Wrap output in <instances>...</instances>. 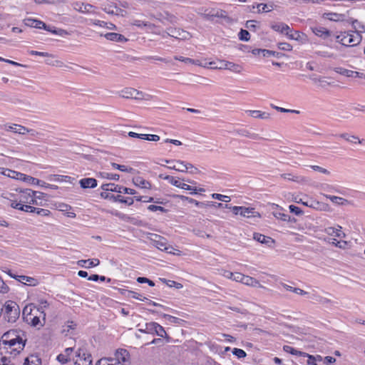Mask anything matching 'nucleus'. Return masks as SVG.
Listing matches in <instances>:
<instances>
[{"instance_id":"nucleus-1","label":"nucleus","mask_w":365,"mask_h":365,"mask_svg":"<svg viewBox=\"0 0 365 365\" xmlns=\"http://www.w3.org/2000/svg\"><path fill=\"white\" fill-rule=\"evenodd\" d=\"M337 42L346 46H354L358 45L361 41V36L359 33L341 32L336 36Z\"/></svg>"},{"instance_id":"nucleus-2","label":"nucleus","mask_w":365,"mask_h":365,"mask_svg":"<svg viewBox=\"0 0 365 365\" xmlns=\"http://www.w3.org/2000/svg\"><path fill=\"white\" fill-rule=\"evenodd\" d=\"M2 311H4V318L8 322L14 323L19 317V307L18 304L13 301L6 302Z\"/></svg>"},{"instance_id":"nucleus-3","label":"nucleus","mask_w":365,"mask_h":365,"mask_svg":"<svg viewBox=\"0 0 365 365\" xmlns=\"http://www.w3.org/2000/svg\"><path fill=\"white\" fill-rule=\"evenodd\" d=\"M29 312H28V307H25L23 310V314L25 316L24 319L26 322L32 327H43L44 324V322H42L41 318H42V315L37 311H34V309L30 308Z\"/></svg>"},{"instance_id":"nucleus-4","label":"nucleus","mask_w":365,"mask_h":365,"mask_svg":"<svg viewBox=\"0 0 365 365\" xmlns=\"http://www.w3.org/2000/svg\"><path fill=\"white\" fill-rule=\"evenodd\" d=\"M1 342L3 344L7 346L6 349L11 354H14V355L20 353L25 346V340H24L22 337H19V339L17 340L9 339L5 341H1Z\"/></svg>"},{"instance_id":"nucleus-5","label":"nucleus","mask_w":365,"mask_h":365,"mask_svg":"<svg viewBox=\"0 0 365 365\" xmlns=\"http://www.w3.org/2000/svg\"><path fill=\"white\" fill-rule=\"evenodd\" d=\"M35 197V191L31 189H26L21 192L20 201L24 204H32L36 205L43 206L42 202H37Z\"/></svg>"},{"instance_id":"nucleus-6","label":"nucleus","mask_w":365,"mask_h":365,"mask_svg":"<svg viewBox=\"0 0 365 365\" xmlns=\"http://www.w3.org/2000/svg\"><path fill=\"white\" fill-rule=\"evenodd\" d=\"M101 189L105 191H111L115 192H124L128 195H135V190L131 188L125 187L114 183H106L101 185Z\"/></svg>"},{"instance_id":"nucleus-7","label":"nucleus","mask_w":365,"mask_h":365,"mask_svg":"<svg viewBox=\"0 0 365 365\" xmlns=\"http://www.w3.org/2000/svg\"><path fill=\"white\" fill-rule=\"evenodd\" d=\"M76 365H92V357L84 348H79L76 351Z\"/></svg>"},{"instance_id":"nucleus-8","label":"nucleus","mask_w":365,"mask_h":365,"mask_svg":"<svg viewBox=\"0 0 365 365\" xmlns=\"http://www.w3.org/2000/svg\"><path fill=\"white\" fill-rule=\"evenodd\" d=\"M152 242L155 247L167 253H173V250H174L172 246L168 245L167 240L160 235H155V238L152 239Z\"/></svg>"},{"instance_id":"nucleus-9","label":"nucleus","mask_w":365,"mask_h":365,"mask_svg":"<svg viewBox=\"0 0 365 365\" xmlns=\"http://www.w3.org/2000/svg\"><path fill=\"white\" fill-rule=\"evenodd\" d=\"M73 9L83 14H95L94 6L90 4L74 1L71 4Z\"/></svg>"},{"instance_id":"nucleus-10","label":"nucleus","mask_w":365,"mask_h":365,"mask_svg":"<svg viewBox=\"0 0 365 365\" xmlns=\"http://www.w3.org/2000/svg\"><path fill=\"white\" fill-rule=\"evenodd\" d=\"M147 329L149 334H155L160 337H165L166 335L164 328L156 322L147 323Z\"/></svg>"},{"instance_id":"nucleus-11","label":"nucleus","mask_w":365,"mask_h":365,"mask_svg":"<svg viewBox=\"0 0 365 365\" xmlns=\"http://www.w3.org/2000/svg\"><path fill=\"white\" fill-rule=\"evenodd\" d=\"M120 95L125 98L141 99L143 98L142 92L132 88H126L122 90Z\"/></svg>"},{"instance_id":"nucleus-12","label":"nucleus","mask_w":365,"mask_h":365,"mask_svg":"<svg viewBox=\"0 0 365 365\" xmlns=\"http://www.w3.org/2000/svg\"><path fill=\"white\" fill-rule=\"evenodd\" d=\"M270 26L274 31L285 34L287 36L289 32H292L289 26L283 22H274Z\"/></svg>"},{"instance_id":"nucleus-13","label":"nucleus","mask_w":365,"mask_h":365,"mask_svg":"<svg viewBox=\"0 0 365 365\" xmlns=\"http://www.w3.org/2000/svg\"><path fill=\"white\" fill-rule=\"evenodd\" d=\"M9 275L14 278L17 279L19 282H22L25 284H29L30 286H36L38 284V280L35 278L24 276V275H16V274H12L11 273H9Z\"/></svg>"},{"instance_id":"nucleus-14","label":"nucleus","mask_w":365,"mask_h":365,"mask_svg":"<svg viewBox=\"0 0 365 365\" xmlns=\"http://www.w3.org/2000/svg\"><path fill=\"white\" fill-rule=\"evenodd\" d=\"M240 215L244 217L247 218H260L261 215L259 212L256 211L255 208L253 207H243L242 208L241 212H240Z\"/></svg>"},{"instance_id":"nucleus-15","label":"nucleus","mask_w":365,"mask_h":365,"mask_svg":"<svg viewBox=\"0 0 365 365\" xmlns=\"http://www.w3.org/2000/svg\"><path fill=\"white\" fill-rule=\"evenodd\" d=\"M324 232L328 235L334 236L339 238L345 237L346 235L341 230V227L338 225L336 227H328L324 229Z\"/></svg>"},{"instance_id":"nucleus-16","label":"nucleus","mask_w":365,"mask_h":365,"mask_svg":"<svg viewBox=\"0 0 365 365\" xmlns=\"http://www.w3.org/2000/svg\"><path fill=\"white\" fill-rule=\"evenodd\" d=\"M252 53L255 56L262 55L264 57L273 56L277 58H280L282 56V53L267 49L255 48L252 51Z\"/></svg>"},{"instance_id":"nucleus-17","label":"nucleus","mask_w":365,"mask_h":365,"mask_svg":"<svg viewBox=\"0 0 365 365\" xmlns=\"http://www.w3.org/2000/svg\"><path fill=\"white\" fill-rule=\"evenodd\" d=\"M5 129L7 131H12L20 135H25L29 132L27 128L18 124L5 125Z\"/></svg>"},{"instance_id":"nucleus-18","label":"nucleus","mask_w":365,"mask_h":365,"mask_svg":"<svg viewBox=\"0 0 365 365\" xmlns=\"http://www.w3.org/2000/svg\"><path fill=\"white\" fill-rule=\"evenodd\" d=\"M287 37L289 39L297 41L302 43H306L307 41V35L299 31L292 30V32H289Z\"/></svg>"},{"instance_id":"nucleus-19","label":"nucleus","mask_w":365,"mask_h":365,"mask_svg":"<svg viewBox=\"0 0 365 365\" xmlns=\"http://www.w3.org/2000/svg\"><path fill=\"white\" fill-rule=\"evenodd\" d=\"M116 362L117 365H122L121 362H127L129 361L130 354L128 351L125 349H119L115 352Z\"/></svg>"},{"instance_id":"nucleus-20","label":"nucleus","mask_w":365,"mask_h":365,"mask_svg":"<svg viewBox=\"0 0 365 365\" xmlns=\"http://www.w3.org/2000/svg\"><path fill=\"white\" fill-rule=\"evenodd\" d=\"M103 36L108 41L124 43L128 41V38L123 35L118 33H107Z\"/></svg>"},{"instance_id":"nucleus-21","label":"nucleus","mask_w":365,"mask_h":365,"mask_svg":"<svg viewBox=\"0 0 365 365\" xmlns=\"http://www.w3.org/2000/svg\"><path fill=\"white\" fill-rule=\"evenodd\" d=\"M336 136L345 140L346 142L350 143L351 144H361L364 140H360L359 138L354 135H351L347 133H341L336 135Z\"/></svg>"},{"instance_id":"nucleus-22","label":"nucleus","mask_w":365,"mask_h":365,"mask_svg":"<svg viewBox=\"0 0 365 365\" xmlns=\"http://www.w3.org/2000/svg\"><path fill=\"white\" fill-rule=\"evenodd\" d=\"M311 29L316 36L324 39H326L331 36V32L322 26H314L312 27Z\"/></svg>"},{"instance_id":"nucleus-23","label":"nucleus","mask_w":365,"mask_h":365,"mask_svg":"<svg viewBox=\"0 0 365 365\" xmlns=\"http://www.w3.org/2000/svg\"><path fill=\"white\" fill-rule=\"evenodd\" d=\"M23 334L24 333L21 330H9L3 334L1 336V341H5L9 339L17 340L19 339V337H21Z\"/></svg>"},{"instance_id":"nucleus-24","label":"nucleus","mask_w":365,"mask_h":365,"mask_svg":"<svg viewBox=\"0 0 365 365\" xmlns=\"http://www.w3.org/2000/svg\"><path fill=\"white\" fill-rule=\"evenodd\" d=\"M167 36L179 39H185L189 36V34L180 29H170L169 32L167 33Z\"/></svg>"},{"instance_id":"nucleus-25","label":"nucleus","mask_w":365,"mask_h":365,"mask_svg":"<svg viewBox=\"0 0 365 365\" xmlns=\"http://www.w3.org/2000/svg\"><path fill=\"white\" fill-rule=\"evenodd\" d=\"M49 304L48 302L43 299H41L38 300V307H34V311L38 312V313L42 315V320L45 322L46 319V314H45V309H46L48 307Z\"/></svg>"},{"instance_id":"nucleus-26","label":"nucleus","mask_w":365,"mask_h":365,"mask_svg":"<svg viewBox=\"0 0 365 365\" xmlns=\"http://www.w3.org/2000/svg\"><path fill=\"white\" fill-rule=\"evenodd\" d=\"M82 188H94L97 186V180L93 178H82L79 181Z\"/></svg>"},{"instance_id":"nucleus-27","label":"nucleus","mask_w":365,"mask_h":365,"mask_svg":"<svg viewBox=\"0 0 365 365\" xmlns=\"http://www.w3.org/2000/svg\"><path fill=\"white\" fill-rule=\"evenodd\" d=\"M100 264V261L98 259H81L78 262V264L80 267L85 268H91L96 267Z\"/></svg>"},{"instance_id":"nucleus-28","label":"nucleus","mask_w":365,"mask_h":365,"mask_svg":"<svg viewBox=\"0 0 365 365\" xmlns=\"http://www.w3.org/2000/svg\"><path fill=\"white\" fill-rule=\"evenodd\" d=\"M323 16L325 19H329L330 21H342L345 19V17H346L345 14L333 13V12L324 13L323 14Z\"/></svg>"},{"instance_id":"nucleus-29","label":"nucleus","mask_w":365,"mask_h":365,"mask_svg":"<svg viewBox=\"0 0 365 365\" xmlns=\"http://www.w3.org/2000/svg\"><path fill=\"white\" fill-rule=\"evenodd\" d=\"M340 74L347 76V77H358V78H365V74L363 73H359L357 71H353L351 70L345 69V68H339L338 71Z\"/></svg>"},{"instance_id":"nucleus-30","label":"nucleus","mask_w":365,"mask_h":365,"mask_svg":"<svg viewBox=\"0 0 365 365\" xmlns=\"http://www.w3.org/2000/svg\"><path fill=\"white\" fill-rule=\"evenodd\" d=\"M25 24L30 27H34L36 29H43L46 28V24L40 20L34 19H25Z\"/></svg>"},{"instance_id":"nucleus-31","label":"nucleus","mask_w":365,"mask_h":365,"mask_svg":"<svg viewBox=\"0 0 365 365\" xmlns=\"http://www.w3.org/2000/svg\"><path fill=\"white\" fill-rule=\"evenodd\" d=\"M242 284L253 287H263L258 280L247 275L244 276Z\"/></svg>"},{"instance_id":"nucleus-32","label":"nucleus","mask_w":365,"mask_h":365,"mask_svg":"<svg viewBox=\"0 0 365 365\" xmlns=\"http://www.w3.org/2000/svg\"><path fill=\"white\" fill-rule=\"evenodd\" d=\"M235 132L240 136L247 137L252 140H259L261 138L258 134L251 133L246 129H238Z\"/></svg>"},{"instance_id":"nucleus-33","label":"nucleus","mask_w":365,"mask_h":365,"mask_svg":"<svg viewBox=\"0 0 365 365\" xmlns=\"http://www.w3.org/2000/svg\"><path fill=\"white\" fill-rule=\"evenodd\" d=\"M43 29L51 34H56V35H58L60 36H66L68 34V31L64 29H56L54 26H48L46 24V28H43Z\"/></svg>"},{"instance_id":"nucleus-34","label":"nucleus","mask_w":365,"mask_h":365,"mask_svg":"<svg viewBox=\"0 0 365 365\" xmlns=\"http://www.w3.org/2000/svg\"><path fill=\"white\" fill-rule=\"evenodd\" d=\"M177 198L180 199L182 202L186 201L189 203L194 204L195 205H196L197 207H205V202H198L195 199H192V198H190V197H186L184 195H177Z\"/></svg>"},{"instance_id":"nucleus-35","label":"nucleus","mask_w":365,"mask_h":365,"mask_svg":"<svg viewBox=\"0 0 365 365\" xmlns=\"http://www.w3.org/2000/svg\"><path fill=\"white\" fill-rule=\"evenodd\" d=\"M133 182L136 186L144 189H150L151 187V185L148 181L144 180L140 177H137L134 178Z\"/></svg>"},{"instance_id":"nucleus-36","label":"nucleus","mask_w":365,"mask_h":365,"mask_svg":"<svg viewBox=\"0 0 365 365\" xmlns=\"http://www.w3.org/2000/svg\"><path fill=\"white\" fill-rule=\"evenodd\" d=\"M41 359L35 355H31L25 359L24 363L23 365H41Z\"/></svg>"},{"instance_id":"nucleus-37","label":"nucleus","mask_w":365,"mask_h":365,"mask_svg":"<svg viewBox=\"0 0 365 365\" xmlns=\"http://www.w3.org/2000/svg\"><path fill=\"white\" fill-rule=\"evenodd\" d=\"M226 69L229 70L232 72L239 73H241L242 71V67L237 63H235L233 62L227 61V66Z\"/></svg>"},{"instance_id":"nucleus-38","label":"nucleus","mask_w":365,"mask_h":365,"mask_svg":"<svg viewBox=\"0 0 365 365\" xmlns=\"http://www.w3.org/2000/svg\"><path fill=\"white\" fill-rule=\"evenodd\" d=\"M247 112L255 118L267 119L269 118V114L260 110H247Z\"/></svg>"},{"instance_id":"nucleus-39","label":"nucleus","mask_w":365,"mask_h":365,"mask_svg":"<svg viewBox=\"0 0 365 365\" xmlns=\"http://www.w3.org/2000/svg\"><path fill=\"white\" fill-rule=\"evenodd\" d=\"M253 237L256 241L262 244H268L269 242H272L271 237H267L259 233H255Z\"/></svg>"},{"instance_id":"nucleus-40","label":"nucleus","mask_w":365,"mask_h":365,"mask_svg":"<svg viewBox=\"0 0 365 365\" xmlns=\"http://www.w3.org/2000/svg\"><path fill=\"white\" fill-rule=\"evenodd\" d=\"M329 242L339 248H341V249H346L348 245V243L346 241L337 240L335 238L329 239Z\"/></svg>"},{"instance_id":"nucleus-41","label":"nucleus","mask_w":365,"mask_h":365,"mask_svg":"<svg viewBox=\"0 0 365 365\" xmlns=\"http://www.w3.org/2000/svg\"><path fill=\"white\" fill-rule=\"evenodd\" d=\"M176 163L182 165L183 168H187V170H190V173L192 174L197 173L199 172L198 169L194 167L191 163H185L181 160H177Z\"/></svg>"},{"instance_id":"nucleus-42","label":"nucleus","mask_w":365,"mask_h":365,"mask_svg":"<svg viewBox=\"0 0 365 365\" xmlns=\"http://www.w3.org/2000/svg\"><path fill=\"white\" fill-rule=\"evenodd\" d=\"M174 58L175 60L184 62L185 63H192V64H195V65L202 66V64L200 63V61L198 60H194V59H192L190 58H185L183 56H175L174 57Z\"/></svg>"},{"instance_id":"nucleus-43","label":"nucleus","mask_w":365,"mask_h":365,"mask_svg":"<svg viewBox=\"0 0 365 365\" xmlns=\"http://www.w3.org/2000/svg\"><path fill=\"white\" fill-rule=\"evenodd\" d=\"M131 24L139 28H142L143 26L148 27L149 29L153 28L155 26L148 22L143 21L140 20L135 19L131 22Z\"/></svg>"},{"instance_id":"nucleus-44","label":"nucleus","mask_w":365,"mask_h":365,"mask_svg":"<svg viewBox=\"0 0 365 365\" xmlns=\"http://www.w3.org/2000/svg\"><path fill=\"white\" fill-rule=\"evenodd\" d=\"M352 26L354 29L356 30L354 33H359L361 34V33L365 32V27L364 25H362L359 21L357 20H354L351 22Z\"/></svg>"},{"instance_id":"nucleus-45","label":"nucleus","mask_w":365,"mask_h":365,"mask_svg":"<svg viewBox=\"0 0 365 365\" xmlns=\"http://www.w3.org/2000/svg\"><path fill=\"white\" fill-rule=\"evenodd\" d=\"M257 9L258 12H269L273 9V5H267L266 4H257Z\"/></svg>"},{"instance_id":"nucleus-46","label":"nucleus","mask_w":365,"mask_h":365,"mask_svg":"<svg viewBox=\"0 0 365 365\" xmlns=\"http://www.w3.org/2000/svg\"><path fill=\"white\" fill-rule=\"evenodd\" d=\"M111 166L114 169H117L125 173H130L133 170L132 168L127 167L124 165H119L115 163H112Z\"/></svg>"},{"instance_id":"nucleus-47","label":"nucleus","mask_w":365,"mask_h":365,"mask_svg":"<svg viewBox=\"0 0 365 365\" xmlns=\"http://www.w3.org/2000/svg\"><path fill=\"white\" fill-rule=\"evenodd\" d=\"M283 349L287 353H289L292 355L302 356L303 354L302 351L295 349L291 346L285 345L284 346Z\"/></svg>"},{"instance_id":"nucleus-48","label":"nucleus","mask_w":365,"mask_h":365,"mask_svg":"<svg viewBox=\"0 0 365 365\" xmlns=\"http://www.w3.org/2000/svg\"><path fill=\"white\" fill-rule=\"evenodd\" d=\"M304 205L311 207V208H313V209L318 210L321 205V203L318 201L311 199L309 200H307L305 202V203H304Z\"/></svg>"},{"instance_id":"nucleus-49","label":"nucleus","mask_w":365,"mask_h":365,"mask_svg":"<svg viewBox=\"0 0 365 365\" xmlns=\"http://www.w3.org/2000/svg\"><path fill=\"white\" fill-rule=\"evenodd\" d=\"M67 0H34L35 3L37 4H62L65 3Z\"/></svg>"},{"instance_id":"nucleus-50","label":"nucleus","mask_w":365,"mask_h":365,"mask_svg":"<svg viewBox=\"0 0 365 365\" xmlns=\"http://www.w3.org/2000/svg\"><path fill=\"white\" fill-rule=\"evenodd\" d=\"M212 197L223 202H230L231 200L230 197L218 193L212 194Z\"/></svg>"},{"instance_id":"nucleus-51","label":"nucleus","mask_w":365,"mask_h":365,"mask_svg":"<svg viewBox=\"0 0 365 365\" xmlns=\"http://www.w3.org/2000/svg\"><path fill=\"white\" fill-rule=\"evenodd\" d=\"M279 49L282 51H290L292 50V46L287 42H281L277 44Z\"/></svg>"},{"instance_id":"nucleus-52","label":"nucleus","mask_w":365,"mask_h":365,"mask_svg":"<svg viewBox=\"0 0 365 365\" xmlns=\"http://www.w3.org/2000/svg\"><path fill=\"white\" fill-rule=\"evenodd\" d=\"M232 354L235 355L238 359L245 358L247 356V354L244 350L237 348L233 349Z\"/></svg>"},{"instance_id":"nucleus-53","label":"nucleus","mask_w":365,"mask_h":365,"mask_svg":"<svg viewBox=\"0 0 365 365\" xmlns=\"http://www.w3.org/2000/svg\"><path fill=\"white\" fill-rule=\"evenodd\" d=\"M205 207H214L215 208H225V205L224 204L221 203V202H213V201H207V202H205Z\"/></svg>"},{"instance_id":"nucleus-54","label":"nucleus","mask_w":365,"mask_h":365,"mask_svg":"<svg viewBox=\"0 0 365 365\" xmlns=\"http://www.w3.org/2000/svg\"><path fill=\"white\" fill-rule=\"evenodd\" d=\"M115 201H118L120 202H122V203H126L129 205H132L133 203V198H124L123 196L121 195H117L116 197H115Z\"/></svg>"},{"instance_id":"nucleus-55","label":"nucleus","mask_w":365,"mask_h":365,"mask_svg":"<svg viewBox=\"0 0 365 365\" xmlns=\"http://www.w3.org/2000/svg\"><path fill=\"white\" fill-rule=\"evenodd\" d=\"M273 215L282 221H289L290 219V217L284 213H282L279 212H273Z\"/></svg>"},{"instance_id":"nucleus-56","label":"nucleus","mask_w":365,"mask_h":365,"mask_svg":"<svg viewBox=\"0 0 365 365\" xmlns=\"http://www.w3.org/2000/svg\"><path fill=\"white\" fill-rule=\"evenodd\" d=\"M89 24L91 25L98 26L100 27L105 28L108 25V22L98 20V19H90Z\"/></svg>"},{"instance_id":"nucleus-57","label":"nucleus","mask_w":365,"mask_h":365,"mask_svg":"<svg viewBox=\"0 0 365 365\" xmlns=\"http://www.w3.org/2000/svg\"><path fill=\"white\" fill-rule=\"evenodd\" d=\"M239 38L242 41H247L250 38V34L247 31L242 29L239 34Z\"/></svg>"},{"instance_id":"nucleus-58","label":"nucleus","mask_w":365,"mask_h":365,"mask_svg":"<svg viewBox=\"0 0 365 365\" xmlns=\"http://www.w3.org/2000/svg\"><path fill=\"white\" fill-rule=\"evenodd\" d=\"M164 180H168L171 185L178 187L179 185H180V182L178 180H176L173 176L170 175H165L164 178Z\"/></svg>"},{"instance_id":"nucleus-59","label":"nucleus","mask_w":365,"mask_h":365,"mask_svg":"<svg viewBox=\"0 0 365 365\" xmlns=\"http://www.w3.org/2000/svg\"><path fill=\"white\" fill-rule=\"evenodd\" d=\"M23 179H21V180H24V181H26V182H29V183H31V184H38L39 182V180L35 178H33L31 176H29V175H26L25 174H24V176L22 177Z\"/></svg>"},{"instance_id":"nucleus-60","label":"nucleus","mask_w":365,"mask_h":365,"mask_svg":"<svg viewBox=\"0 0 365 365\" xmlns=\"http://www.w3.org/2000/svg\"><path fill=\"white\" fill-rule=\"evenodd\" d=\"M101 175L103 178L113 180H118L120 178L119 175L113 173H103Z\"/></svg>"},{"instance_id":"nucleus-61","label":"nucleus","mask_w":365,"mask_h":365,"mask_svg":"<svg viewBox=\"0 0 365 365\" xmlns=\"http://www.w3.org/2000/svg\"><path fill=\"white\" fill-rule=\"evenodd\" d=\"M289 209L291 212L294 213L296 215H302L303 214V211L298 207L291 205L289 206Z\"/></svg>"},{"instance_id":"nucleus-62","label":"nucleus","mask_w":365,"mask_h":365,"mask_svg":"<svg viewBox=\"0 0 365 365\" xmlns=\"http://www.w3.org/2000/svg\"><path fill=\"white\" fill-rule=\"evenodd\" d=\"M227 61L225 60H218L217 65L213 66V69H226Z\"/></svg>"},{"instance_id":"nucleus-63","label":"nucleus","mask_w":365,"mask_h":365,"mask_svg":"<svg viewBox=\"0 0 365 365\" xmlns=\"http://www.w3.org/2000/svg\"><path fill=\"white\" fill-rule=\"evenodd\" d=\"M148 210L151 211V212H157V211H160V212H165L166 210L163 207H161V206H158V205H150L148 207Z\"/></svg>"},{"instance_id":"nucleus-64","label":"nucleus","mask_w":365,"mask_h":365,"mask_svg":"<svg viewBox=\"0 0 365 365\" xmlns=\"http://www.w3.org/2000/svg\"><path fill=\"white\" fill-rule=\"evenodd\" d=\"M103 10L108 14H115V11H117V7L115 6L108 5L103 8Z\"/></svg>"}]
</instances>
